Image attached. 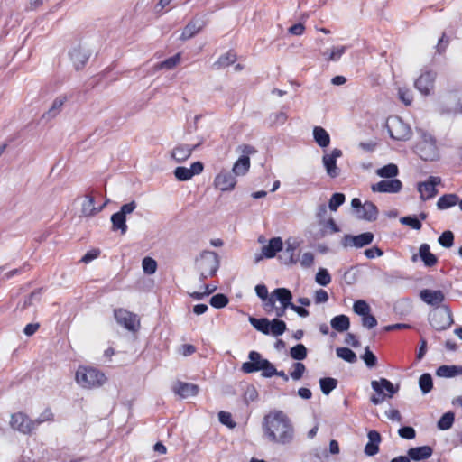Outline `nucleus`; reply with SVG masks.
<instances>
[{
  "label": "nucleus",
  "instance_id": "obj_24",
  "mask_svg": "<svg viewBox=\"0 0 462 462\" xmlns=\"http://www.w3.org/2000/svg\"><path fill=\"white\" fill-rule=\"evenodd\" d=\"M272 295L275 300L280 301L283 309L290 308L291 305L292 294L289 289L277 288L272 292Z\"/></svg>",
  "mask_w": 462,
  "mask_h": 462
},
{
  "label": "nucleus",
  "instance_id": "obj_26",
  "mask_svg": "<svg viewBox=\"0 0 462 462\" xmlns=\"http://www.w3.org/2000/svg\"><path fill=\"white\" fill-rule=\"evenodd\" d=\"M237 60L236 53L229 50L226 53L221 55L217 60L213 63L215 69H221L234 64Z\"/></svg>",
  "mask_w": 462,
  "mask_h": 462
},
{
  "label": "nucleus",
  "instance_id": "obj_29",
  "mask_svg": "<svg viewBox=\"0 0 462 462\" xmlns=\"http://www.w3.org/2000/svg\"><path fill=\"white\" fill-rule=\"evenodd\" d=\"M250 158L248 156H241L233 166V172L236 176L245 175L250 169Z\"/></svg>",
  "mask_w": 462,
  "mask_h": 462
},
{
  "label": "nucleus",
  "instance_id": "obj_48",
  "mask_svg": "<svg viewBox=\"0 0 462 462\" xmlns=\"http://www.w3.org/2000/svg\"><path fill=\"white\" fill-rule=\"evenodd\" d=\"M315 279L316 282L322 286H326L331 282V276L329 273L328 272L327 269L324 268H320L318 271Z\"/></svg>",
  "mask_w": 462,
  "mask_h": 462
},
{
  "label": "nucleus",
  "instance_id": "obj_17",
  "mask_svg": "<svg viewBox=\"0 0 462 462\" xmlns=\"http://www.w3.org/2000/svg\"><path fill=\"white\" fill-rule=\"evenodd\" d=\"M174 393L180 396L181 398H188L190 396H196L199 393V386L191 383H184L178 381L173 388Z\"/></svg>",
  "mask_w": 462,
  "mask_h": 462
},
{
  "label": "nucleus",
  "instance_id": "obj_5",
  "mask_svg": "<svg viewBox=\"0 0 462 462\" xmlns=\"http://www.w3.org/2000/svg\"><path fill=\"white\" fill-rule=\"evenodd\" d=\"M114 317L120 326L131 332H137L140 329V319L135 313L118 308L114 310Z\"/></svg>",
  "mask_w": 462,
  "mask_h": 462
},
{
  "label": "nucleus",
  "instance_id": "obj_53",
  "mask_svg": "<svg viewBox=\"0 0 462 462\" xmlns=\"http://www.w3.org/2000/svg\"><path fill=\"white\" fill-rule=\"evenodd\" d=\"M399 98L402 100V102L406 105L410 106L412 103L413 100V95L412 92L409 88H399Z\"/></svg>",
  "mask_w": 462,
  "mask_h": 462
},
{
  "label": "nucleus",
  "instance_id": "obj_32",
  "mask_svg": "<svg viewBox=\"0 0 462 462\" xmlns=\"http://www.w3.org/2000/svg\"><path fill=\"white\" fill-rule=\"evenodd\" d=\"M331 327L338 332L346 331L350 327L349 318L346 315H338L331 319Z\"/></svg>",
  "mask_w": 462,
  "mask_h": 462
},
{
  "label": "nucleus",
  "instance_id": "obj_11",
  "mask_svg": "<svg viewBox=\"0 0 462 462\" xmlns=\"http://www.w3.org/2000/svg\"><path fill=\"white\" fill-rule=\"evenodd\" d=\"M215 187L221 191H228L235 189L236 185V177L228 171H221L214 180Z\"/></svg>",
  "mask_w": 462,
  "mask_h": 462
},
{
  "label": "nucleus",
  "instance_id": "obj_60",
  "mask_svg": "<svg viewBox=\"0 0 462 462\" xmlns=\"http://www.w3.org/2000/svg\"><path fill=\"white\" fill-rule=\"evenodd\" d=\"M362 325L369 329L377 326V320L372 314L367 313L362 317Z\"/></svg>",
  "mask_w": 462,
  "mask_h": 462
},
{
  "label": "nucleus",
  "instance_id": "obj_40",
  "mask_svg": "<svg viewBox=\"0 0 462 462\" xmlns=\"http://www.w3.org/2000/svg\"><path fill=\"white\" fill-rule=\"evenodd\" d=\"M337 355L348 363H355L357 360L356 353L348 347L337 348Z\"/></svg>",
  "mask_w": 462,
  "mask_h": 462
},
{
  "label": "nucleus",
  "instance_id": "obj_38",
  "mask_svg": "<svg viewBox=\"0 0 462 462\" xmlns=\"http://www.w3.org/2000/svg\"><path fill=\"white\" fill-rule=\"evenodd\" d=\"M455 420V415L453 412L448 411L444 413L439 420L438 421V428L442 430H448L452 427Z\"/></svg>",
  "mask_w": 462,
  "mask_h": 462
},
{
  "label": "nucleus",
  "instance_id": "obj_27",
  "mask_svg": "<svg viewBox=\"0 0 462 462\" xmlns=\"http://www.w3.org/2000/svg\"><path fill=\"white\" fill-rule=\"evenodd\" d=\"M378 208L371 201H365L360 210L359 217L367 221H374L377 218Z\"/></svg>",
  "mask_w": 462,
  "mask_h": 462
},
{
  "label": "nucleus",
  "instance_id": "obj_34",
  "mask_svg": "<svg viewBox=\"0 0 462 462\" xmlns=\"http://www.w3.org/2000/svg\"><path fill=\"white\" fill-rule=\"evenodd\" d=\"M458 196L456 194H445L441 196L437 201L439 209H447L458 203Z\"/></svg>",
  "mask_w": 462,
  "mask_h": 462
},
{
  "label": "nucleus",
  "instance_id": "obj_49",
  "mask_svg": "<svg viewBox=\"0 0 462 462\" xmlns=\"http://www.w3.org/2000/svg\"><path fill=\"white\" fill-rule=\"evenodd\" d=\"M142 265L143 272L147 274H153L156 272L157 263L154 259L151 257H144L143 259Z\"/></svg>",
  "mask_w": 462,
  "mask_h": 462
},
{
  "label": "nucleus",
  "instance_id": "obj_55",
  "mask_svg": "<svg viewBox=\"0 0 462 462\" xmlns=\"http://www.w3.org/2000/svg\"><path fill=\"white\" fill-rule=\"evenodd\" d=\"M398 434L402 439H412L416 436V431L412 427L404 426L398 430Z\"/></svg>",
  "mask_w": 462,
  "mask_h": 462
},
{
  "label": "nucleus",
  "instance_id": "obj_44",
  "mask_svg": "<svg viewBox=\"0 0 462 462\" xmlns=\"http://www.w3.org/2000/svg\"><path fill=\"white\" fill-rule=\"evenodd\" d=\"M438 242L445 248H450L454 245V234L449 231H444L438 238Z\"/></svg>",
  "mask_w": 462,
  "mask_h": 462
},
{
  "label": "nucleus",
  "instance_id": "obj_45",
  "mask_svg": "<svg viewBox=\"0 0 462 462\" xmlns=\"http://www.w3.org/2000/svg\"><path fill=\"white\" fill-rule=\"evenodd\" d=\"M54 420V414L52 413L51 408H46L40 416L33 420L35 428L44 422H51Z\"/></svg>",
  "mask_w": 462,
  "mask_h": 462
},
{
  "label": "nucleus",
  "instance_id": "obj_1",
  "mask_svg": "<svg viewBox=\"0 0 462 462\" xmlns=\"http://www.w3.org/2000/svg\"><path fill=\"white\" fill-rule=\"evenodd\" d=\"M263 430L266 438L277 444H288L293 438V427L287 417L281 411H271L263 420Z\"/></svg>",
  "mask_w": 462,
  "mask_h": 462
},
{
  "label": "nucleus",
  "instance_id": "obj_10",
  "mask_svg": "<svg viewBox=\"0 0 462 462\" xmlns=\"http://www.w3.org/2000/svg\"><path fill=\"white\" fill-rule=\"evenodd\" d=\"M402 189V182L398 179L381 180L371 187L372 191L380 193H398Z\"/></svg>",
  "mask_w": 462,
  "mask_h": 462
},
{
  "label": "nucleus",
  "instance_id": "obj_23",
  "mask_svg": "<svg viewBox=\"0 0 462 462\" xmlns=\"http://www.w3.org/2000/svg\"><path fill=\"white\" fill-rule=\"evenodd\" d=\"M419 254L424 265L427 267L435 266L438 263L437 256L430 252V247L428 244L420 245Z\"/></svg>",
  "mask_w": 462,
  "mask_h": 462
},
{
  "label": "nucleus",
  "instance_id": "obj_8",
  "mask_svg": "<svg viewBox=\"0 0 462 462\" xmlns=\"http://www.w3.org/2000/svg\"><path fill=\"white\" fill-rule=\"evenodd\" d=\"M436 77L437 73L431 69L422 71L414 82L415 88L423 96L430 95L434 90Z\"/></svg>",
  "mask_w": 462,
  "mask_h": 462
},
{
  "label": "nucleus",
  "instance_id": "obj_12",
  "mask_svg": "<svg viewBox=\"0 0 462 462\" xmlns=\"http://www.w3.org/2000/svg\"><path fill=\"white\" fill-rule=\"evenodd\" d=\"M248 358L250 361L245 362L241 367V370L245 374L261 371L262 368L260 367H262V364L267 360L262 358L261 354L256 351H251L248 355Z\"/></svg>",
  "mask_w": 462,
  "mask_h": 462
},
{
  "label": "nucleus",
  "instance_id": "obj_18",
  "mask_svg": "<svg viewBox=\"0 0 462 462\" xmlns=\"http://www.w3.org/2000/svg\"><path fill=\"white\" fill-rule=\"evenodd\" d=\"M367 437L369 440L365 447V453L367 456H374L379 452V444L382 441L381 435L377 430H372L368 432Z\"/></svg>",
  "mask_w": 462,
  "mask_h": 462
},
{
  "label": "nucleus",
  "instance_id": "obj_28",
  "mask_svg": "<svg viewBox=\"0 0 462 462\" xmlns=\"http://www.w3.org/2000/svg\"><path fill=\"white\" fill-rule=\"evenodd\" d=\"M195 147H190L188 144H180L173 149L172 157L179 162H184L189 158Z\"/></svg>",
  "mask_w": 462,
  "mask_h": 462
},
{
  "label": "nucleus",
  "instance_id": "obj_37",
  "mask_svg": "<svg viewBox=\"0 0 462 462\" xmlns=\"http://www.w3.org/2000/svg\"><path fill=\"white\" fill-rule=\"evenodd\" d=\"M249 320L257 330L266 335L270 333V321L267 319L250 318Z\"/></svg>",
  "mask_w": 462,
  "mask_h": 462
},
{
  "label": "nucleus",
  "instance_id": "obj_19",
  "mask_svg": "<svg viewBox=\"0 0 462 462\" xmlns=\"http://www.w3.org/2000/svg\"><path fill=\"white\" fill-rule=\"evenodd\" d=\"M95 198L91 194H87L85 197V200L82 203L81 213L85 217H93L100 212L106 204H103L100 207H95Z\"/></svg>",
  "mask_w": 462,
  "mask_h": 462
},
{
  "label": "nucleus",
  "instance_id": "obj_52",
  "mask_svg": "<svg viewBox=\"0 0 462 462\" xmlns=\"http://www.w3.org/2000/svg\"><path fill=\"white\" fill-rule=\"evenodd\" d=\"M401 222L415 230H420L422 227L421 222L416 217H404L401 219Z\"/></svg>",
  "mask_w": 462,
  "mask_h": 462
},
{
  "label": "nucleus",
  "instance_id": "obj_61",
  "mask_svg": "<svg viewBox=\"0 0 462 462\" xmlns=\"http://www.w3.org/2000/svg\"><path fill=\"white\" fill-rule=\"evenodd\" d=\"M100 254L99 249H92L85 254V255L81 258L80 262L84 263H88L91 261L97 259Z\"/></svg>",
  "mask_w": 462,
  "mask_h": 462
},
{
  "label": "nucleus",
  "instance_id": "obj_4",
  "mask_svg": "<svg viewBox=\"0 0 462 462\" xmlns=\"http://www.w3.org/2000/svg\"><path fill=\"white\" fill-rule=\"evenodd\" d=\"M386 127L391 138L396 141H407L412 134L411 127L399 116L389 117Z\"/></svg>",
  "mask_w": 462,
  "mask_h": 462
},
{
  "label": "nucleus",
  "instance_id": "obj_9",
  "mask_svg": "<svg viewBox=\"0 0 462 462\" xmlns=\"http://www.w3.org/2000/svg\"><path fill=\"white\" fill-rule=\"evenodd\" d=\"M439 177L430 176L426 181L418 184V191L422 200H428L434 198L437 193V185L440 183Z\"/></svg>",
  "mask_w": 462,
  "mask_h": 462
},
{
  "label": "nucleus",
  "instance_id": "obj_20",
  "mask_svg": "<svg viewBox=\"0 0 462 462\" xmlns=\"http://www.w3.org/2000/svg\"><path fill=\"white\" fill-rule=\"evenodd\" d=\"M205 26L204 21L191 20L183 29L180 37V40L186 41L192 38Z\"/></svg>",
  "mask_w": 462,
  "mask_h": 462
},
{
  "label": "nucleus",
  "instance_id": "obj_35",
  "mask_svg": "<svg viewBox=\"0 0 462 462\" xmlns=\"http://www.w3.org/2000/svg\"><path fill=\"white\" fill-rule=\"evenodd\" d=\"M398 173V167L394 163H389L376 170V174L385 179H395Z\"/></svg>",
  "mask_w": 462,
  "mask_h": 462
},
{
  "label": "nucleus",
  "instance_id": "obj_7",
  "mask_svg": "<svg viewBox=\"0 0 462 462\" xmlns=\"http://www.w3.org/2000/svg\"><path fill=\"white\" fill-rule=\"evenodd\" d=\"M10 426L13 430L26 435L32 434L36 429L33 420L22 411L12 414Z\"/></svg>",
  "mask_w": 462,
  "mask_h": 462
},
{
  "label": "nucleus",
  "instance_id": "obj_25",
  "mask_svg": "<svg viewBox=\"0 0 462 462\" xmlns=\"http://www.w3.org/2000/svg\"><path fill=\"white\" fill-rule=\"evenodd\" d=\"M371 385L372 388L379 394H383V390L384 389L388 393V394H386L388 397H392L397 392V389L394 388L393 384L385 378H382L380 381H373Z\"/></svg>",
  "mask_w": 462,
  "mask_h": 462
},
{
  "label": "nucleus",
  "instance_id": "obj_51",
  "mask_svg": "<svg viewBox=\"0 0 462 462\" xmlns=\"http://www.w3.org/2000/svg\"><path fill=\"white\" fill-rule=\"evenodd\" d=\"M180 61V53H176L175 55H173L172 57H170L168 59H166L165 60H163L162 62H161L160 64V68L161 69H171L173 68H175Z\"/></svg>",
  "mask_w": 462,
  "mask_h": 462
},
{
  "label": "nucleus",
  "instance_id": "obj_13",
  "mask_svg": "<svg viewBox=\"0 0 462 462\" xmlns=\"http://www.w3.org/2000/svg\"><path fill=\"white\" fill-rule=\"evenodd\" d=\"M342 155V152L339 149H334L330 154H325L323 156V163L326 168L327 173L331 178H336L339 174L338 168L337 167V158Z\"/></svg>",
  "mask_w": 462,
  "mask_h": 462
},
{
  "label": "nucleus",
  "instance_id": "obj_2",
  "mask_svg": "<svg viewBox=\"0 0 462 462\" xmlns=\"http://www.w3.org/2000/svg\"><path fill=\"white\" fill-rule=\"evenodd\" d=\"M75 380L80 387L93 389L102 386L106 383V377L97 368L80 365L76 371Z\"/></svg>",
  "mask_w": 462,
  "mask_h": 462
},
{
  "label": "nucleus",
  "instance_id": "obj_58",
  "mask_svg": "<svg viewBox=\"0 0 462 462\" xmlns=\"http://www.w3.org/2000/svg\"><path fill=\"white\" fill-rule=\"evenodd\" d=\"M218 419L222 424L231 429L236 426V422L233 420L231 414L227 411H220L218 413Z\"/></svg>",
  "mask_w": 462,
  "mask_h": 462
},
{
  "label": "nucleus",
  "instance_id": "obj_57",
  "mask_svg": "<svg viewBox=\"0 0 462 462\" xmlns=\"http://www.w3.org/2000/svg\"><path fill=\"white\" fill-rule=\"evenodd\" d=\"M294 369L291 372V376L293 380H300L305 373L306 367L304 364L297 362L294 364Z\"/></svg>",
  "mask_w": 462,
  "mask_h": 462
},
{
  "label": "nucleus",
  "instance_id": "obj_43",
  "mask_svg": "<svg viewBox=\"0 0 462 462\" xmlns=\"http://www.w3.org/2000/svg\"><path fill=\"white\" fill-rule=\"evenodd\" d=\"M346 197L343 193H334L328 202V207L331 211H337V208L345 202Z\"/></svg>",
  "mask_w": 462,
  "mask_h": 462
},
{
  "label": "nucleus",
  "instance_id": "obj_41",
  "mask_svg": "<svg viewBox=\"0 0 462 462\" xmlns=\"http://www.w3.org/2000/svg\"><path fill=\"white\" fill-rule=\"evenodd\" d=\"M286 330V324L283 320L274 319L272 322H270V332L273 336H281Z\"/></svg>",
  "mask_w": 462,
  "mask_h": 462
},
{
  "label": "nucleus",
  "instance_id": "obj_30",
  "mask_svg": "<svg viewBox=\"0 0 462 462\" xmlns=\"http://www.w3.org/2000/svg\"><path fill=\"white\" fill-rule=\"evenodd\" d=\"M112 229L114 231L120 230L121 234H125L127 231L126 217L119 211L113 214L111 217Z\"/></svg>",
  "mask_w": 462,
  "mask_h": 462
},
{
  "label": "nucleus",
  "instance_id": "obj_46",
  "mask_svg": "<svg viewBox=\"0 0 462 462\" xmlns=\"http://www.w3.org/2000/svg\"><path fill=\"white\" fill-rule=\"evenodd\" d=\"M228 298L222 294L218 293L211 297L210 305L216 309H221L226 307L228 304Z\"/></svg>",
  "mask_w": 462,
  "mask_h": 462
},
{
  "label": "nucleus",
  "instance_id": "obj_59",
  "mask_svg": "<svg viewBox=\"0 0 462 462\" xmlns=\"http://www.w3.org/2000/svg\"><path fill=\"white\" fill-rule=\"evenodd\" d=\"M345 51H346V47L345 46L335 47V48L332 49L331 52L326 58V60L328 61L338 60L341 58V56L344 54Z\"/></svg>",
  "mask_w": 462,
  "mask_h": 462
},
{
  "label": "nucleus",
  "instance_id": "obj_64",
  "mask_svg": "<svg viewBox=\"0 0 462 462\" xmlns=\"http://www.w3.org/2000/svg\"><path fill=\"white\" fill-rule=\"evenodd\" d=\"M448 43H449L448 38L446 36L445 33H443L442 36L440 37V39L439 40V42H438V44L436 46L437 51L439 54L445 52Z\"/></svg>",
  "mask_w": 462,
  "mask_h": 462
},
{
  "label": "nucleus",
  "instance_id": "obj_15",
  "mask_svg": "<svg viewBox=\"0 0 462 462\" xmlns=\"http://www.w3.org/2000/svg\"><path fill=\"white\" fill-rule=\"evenodd\" d=\"M416 152L424 161H433L438 156L437 147L434 143L420 142L417 143Z\"/></svg>",
  "mask_w": 462,
  "mask_h": 462
},
{
  "label": "nucleus",
  "instance_id": "obj_42",
  "mask_svg": "<svg viewBox=\"0 0 462 462\" xmlns=\"http://www.w3.org/2000/svg\"><path fill=\"white\" fill-rule=\"evenodd\" d=\"M420 388L423 393H428L432 390L433 382L430 374H423L419 380Z\"/></svg>",
  "mask_w": 462,
  "mask_h": 462
},
{
  "label": "nucleus",
  "instance_id": "obj_14",
  "mask_svg": "<svg viewBox=\"0 0 462 462\" xmlns=\"http://www.w3.org/2000/svg\"><path fill=\"white\" fill-rule=\"evenodd\" d=\"M374 237V236L371 232L362 233L357 236L347 235L345 236V245L354 246L356 248H361L370 245L373 242Z\"/></svg>",
  "mask_w": 462,
  "mask_h": 462
},
{
  "label": "nucleus",
  "instance_id": "obj_3",
  "mask_svg": "<svg viewBox=\"0 0 462 462\" xmlns=\"http://www.w3.org/2000/svg\"><path fill=\"white\" fill-rule=\"evenodd\" d=\"M196 264L200 273V280L205 281L216 274L219 267L218 255L214 252L205 251L197 259Z\"/></svg>",
  "mask_w": 462,
  "mask_h": 462
},
{
  "label": "nucleus",
  "instance_id": "obj_31",
  "mask_svg": "<svg viewBox=\"0 0 462 462\" xmlns=\"http://www.w3.org/2000/svg\"><path fill=\"white\" fill-rule=\"evenodd\" d=\"M438 376L440 377H454L462 374V367L457 365H440L436 372Z\"/></svg>",
  "mask_w": 462,
  "mask_h": 462
},
{
  "label": "nucleus",
  "instance_id": "obj_54",
  "mask_svg": "<svg viewBox=\"0 0 462 462\" xmlns=\"http://www.w3.org/2000/svg\"><path fill=\"white\" fill-rule=\"evenodd\" d=\"M364 362L368 367H374L377 363V358L375 355L369 349V347H365V354L362 356Z\"/></svg>",
  "mask_w": 462,
  "mask_h": 462
},
{
  "label": "nucleus",
  "instance_id": "obj_22",
  "mask_svg": "<svg viewBox=\"0 0 462 462\" xmlns=\"http://www.w3.org/2000/svg\"><path fill=\"white\" fill-rule=\"evenodd\" d=\"M432 448L430 446L411 448L408 450L410 460L420 461L429 458L432 455Z\"/></svg>",
  "mask_w": 462,
  "mask_h": 462
},
{
  "label": "nucleus",
  "instance_id": "obj_47",
  "mask_svg": "<svg viewBox=\"0 0 462 462\" xmlns=\"http://www.w3.org/2000/svg\"><path fill=\"white\" fill-rule=\"evenodd\" d=\"M354 311L360 316H365V314L370 312V306L364 300H358L355 301L353 305Z\"/></svg>",
  "mask_w": 462,
  "mask_h": 462
},
{
  "label": "nucleus",
  "instance_id": "obj_6",
  "mask_svg": "<svg viewBox=\"0 0 462 462\" xmlns=\"http://www.w3.org/2000/svg\"><path fill=\"white\" fill-rule=\"evenodd\" d=\"M453 316L450 309L445 306L439 310H435L430 319L431 327L438 330L442 331L448 328L453 324Z\"/></svg>",
  "mask_w": 462,
  "mask_h": 462
},
{
  "label": "nucleus",
  "instance_id": "obj_62",
  "mask_svg": "<svg viewBox=\"0 0 462 462\" xmlns=\"http://www.w3.org/2000/svg\"><path fill=\"white\" fill-rule=\"evenodd\" d=\"M314 263V255L310 252H306L302 254L300 264L304 268H309Z\"/></svg>",
  "mask_w": 462,
  "mask_h": 462
},
{
  "label": "nucleus",
  "instance_id": "obj_39",
  "mask_svg": "<svg viewBox=\"0 0 462 462\" xmlns=\"http://www.w3.org/2000/svg\"><path fill=\"white\" fill-rule=\"evenodd\" d=\"M307 348L303 344H298L292 346L290 350L291 358L295 360H303L307 357Z\"/></svg>",
  "mask_w": 462,
  "mask_h": 462
},
{
  "label": "nucleus",
  "instance_id": "obj_56",
  "mask_svg": "<svg viewBox=\"0 0 462 462\" xmlns=\"http://www.w3.org/2000/svg\"><path fill=\"white\" fill-rule=\"evenodd\" d=\"M262 375L264 376V377H272L275 374H276V368L274 367V365L269 362L268 360H266L265 362H263L262 364Z\"/></svg>",
  "mask_w": 462,
  "mask_h": 462
},
{
  "label": "nucleus",
  "instance_id": "obj_36",
  "mask_svg": "<svg viewBox=\"0 0 462 462\" xmlns=\"http://www.w3.org/2000/svg\"><path fill=\"white\" fill-rule=\"evenodd\" d=\"M319 385L322 393L326 395L329 394L337 385V381L332 377H325L319 380Z\"/></svg>",
  "mask_w": 462,
  "mask_h": 462
},
{
  "label": "nucleus",
  "instance_id": "obj_50",
  "mask_svg": "<svg viewBox=\"0 0 462 462\" xmlns=\"http://www.w3.org/2000/svg\"><path fill=\"white\" fill-rule=\"evenodd\" d=\"M175 177L181 181L189 180L193 177V172L189 168L177 167L174 171Z\"/></svg>",
  "mask_w": 462,
  "mask_h": 462
},
{
  "label": "nucleus",
  "instance_id": "obj_16",
  "mask_svg": "<svg viewBox=\"0 0 462 462\" xmlns=\"http://www.w3.org/2000/svg\"><path fill=\"white\" fill-rule=\"evenodd\" d=\"M420 299L429 305L439 306L445 300L444 293L439 291L424 289L420 292Z\"/></svg>",
  "mask_w": 462,
  "mask_h": 462
},
{
  "label": "nucleus",
  "instance_id": "obj_21",
  "mask_svg": "<svg viewBox=\"0 0 462 462\" xmlns=\"http://www.w3.org/2000/svg\"><path fill=\"white\" fill-rule=\"evenodd\" d=\"M282 240L281 237H273L269 240L267 245L263 246L262 254L265 258H273L282 249Z\"/></svg>",
  "mask_w": 462,
  "mask_h": 462
},
{
  "label": "nucleus",
  "instance_id": "obj_63",
  "mask_svg": "<svg viewBox=\"0 0 462 462\" xmlns=\"http://www.w3.org/2000/svg\"><path fill=\"white\" fill-rule=\"evenodd\" d=\"M383 254V250H381L379 247L377 246H374L372 248H368L365 251V255L368 258V259H374L375 257H379V256H382Z\"/></svg>",
  "mask_w": 462,
  "mask_h": 462
},
{
  "label": "nucleus",
  "instance_id": "obj_33",
  "mask_svg": "<svg viewBox=\"0 0 462 462\" xmlns=\"http://www.w3.org/2000/svg\"><path fill=\"white\" fill-rule=\"evenodd\" d=\"M315 142L320 147H327L330 143V137L328 132L321 126H315L313 130Z\"/></svg>",
  "mask_w": 462,
  "mask_h": 462
}]
</instances>
